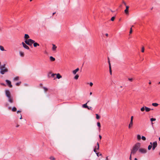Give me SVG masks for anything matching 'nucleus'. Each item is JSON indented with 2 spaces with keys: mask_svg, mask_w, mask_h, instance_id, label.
<instances>
[{
  "mask_svg": "<svg viewBox=\"0 0 160 160\" xmlns=\"http://www.w3.org/2000/svg\"><path fill=\"white\" fill-rule=\"evenodd\" d=\"M140 146L141 144L140 143H136L133 146L132 149L131 150V154H132L133 155L135 154L140 148Z\"/></svg>",
  "mask_w": 160,
  "mask_h": 160,
  "instance_id": "obj_1",
  "label": "nucleus"
},
{
  "mask_svg": "<svg viewBox=\"0 0 160 160\" xmlns=\"http://www.w3.org/2000/svg\"><path fill=\"white\" fill-rule=\"evenodd\" d=\"M5 95L8 99V101L10 103H12L13 102V98L11 96L10 92L8 90H5Z\"/></svg>",
  "mask_w": 160,
  "mask_h": 160,
  "instance_id": "obj_2",
  "label": "nucleus"
},
{
  "mask_svg": "<svg viewBox=\"0 0 160 160\" xmlns=\"http://www.w3.org/2000/svg\"><path fill=\"white\" fill-rule=\"evenodd\" d=\"M8 68L6 67V64L0 66V73L2 74H4L5 73L8 72Z\"/></svg>",
  "mask_w": 160,
  "mask_h": 160,
  "instance_id": "obj_3",
  "label": "nucleus"
},
{
  "mask_svg": "<svg viewBox=\"0 0 160 160\" xmlns=\"http://www.w3.org/2000/svg\"><path fill=\"white\" fill-rule=\"evenodd\" d=\"M139 151L142 153H145L147 152V150L144 148H140L139 149Z\"/></svg>",
  "mask_w": 160,
  "mask_h": 160,
  "instance_id": "obj_4",
  "label": "nucleus"
},
{
  "mask_svg": "<svg viewBox=\"0 0 160 160\" xmlns=\"http://www.w3.org/2000/svg\"><path fill=\"white\" fill-rule=\"evenodd\" d=\"M5 81L7 82V83L9 87L10 88L12 87V86L10 81L8 80H6Z\"/></svg>",
  "mask_w": 160,
  "mask_h": 160,
  "instance_id": "obj_5",
  "label": "nucleus"
},
{
  "mask_svg": "<svg viewBox=\"0 0 160 160\" xmlns=\"http://www.w3.org/2000/svg\"><path fill=\"white\" fill-rule=\"evenodd\" d=\"M153 146H152V150H154L155 149V148L157 147V143L156 141H155L153 142L152 143Z\"/></svg>",
  "mask_w": 160,
  "mask_h": 160,
  "instance_id": "obj_6",
  "label": "nucleus"
},
{
  "mask_svg": "<svg viewBox=\"0 0 160 160\" xmlns=\"http://www.w3.org/2000/svg\"><path fill=\"white\" fill-rule=\"evenodd\" d=\"M29 44H28V45L29 46H32V44L35 42L34 41L31 39H29Z\"/></svg>",
  "mask_w": 160,
  "mask_h": 160,
  "instance_id": "obj_7",
  "label": "nucleus"
},
{
  "mask_svg": "<svg viewBox=\"0 0 160 160\" xmlns=\"http://www.w3.org/2000/svg\"><path fill=\"white\" fill-rule=\"evenodd\" d=\"M22 44L23 46V47L27 49H29V47L24 42H22Z\"/></svg>",
  "mask_w": 160,
  "mask_h": 160,
  "instance_id": "obj_8",
  "label": "nucleus"
},
{
  "mask_svg": "<svg viewBox=\"0 0 160 160\" xmlns=\"http://www.w3.org/2000/svg\"><path fill=\"white\" fill-rule=\"evenodd\" d=\"M133 126V121H130L129 124L128 125L129 129H131Z\"/></svg>",
  "mask_w": 160,
  "mask_h": 160,
  "instance_id": "obj_9",
  "label": "nucleus"
},
{
  "mask_svg": "<svg viewBox=\"0 0 160 160\" xmlns=\"http://www.w3.org/2000/svg\"><path fill=\"white\" fill-rule=\"evenodd\" d=\"M129 8V7L128 6H126V9L124 10L125 13L126 14H128V8Z\"/></svg>",
  "mask_w": 160,
  "mask_h": 160,
  "instance_id": "obj_10",
  "label": "nucleus"
},
{
  "mask_svg": "<svg viewBox=\"0 0 160 160\" xmlns=\"http://www.w3.org/2000/svg\"><path fill=\"white\" fill-rule=\"evenodd\" d=\"M89 102V101H88V102H87V103H86L85 104H84L83 105H82V107L83 108H88V106L87 105V104L88 103V102Z\"/></svg>",
  "mask_w": 160,
  "mask_h": 160,
  "instance_id": "obj_11",
  "label": "nucleus"
},
{
  "mask_svg": "<svg viewBox=\"0 0 160 160\" xmlns=\"http://www.w3.org/2000/svg\"><path fill=\"white\" fill-rule=\"evenodd\" d=\"M79 70V68H77L75 70H73L72 72L74 74H75L77 72H78Z\"/></svg>",
  "mask_w": 160,
  "mask_h": 160,
  "instance_id": "obj_12",
  "label": "nucleus"
},
{
  "mask_svg": "<svg viewBox=\"0 0 160 160\" xmlns=\"http://www.w3.org/2000/svg\"><path fill=\"white\" fill-rule=\"evenodd\" d=\"M145 111L146 112H148L151 110V109L150 108L147 107L146 106L145 107Z\"/></svg>",
  "mask_w": 160,
  "mask_h": 160,
  "instance_id": "obj_13",
  "label": "nucleus"
},
{
  "mask_svg": "<svg viewBox=\"0 0 160 160\" xmlns=\"http://www.w3.org/2000/svg\"><path fill=\"white\" fill-rule=\"evenodd\" d=\"M33 43V46L35 47H36L37 46H39V44L37 42H34Z\"/></svg>",
  "mask_w": 160,
  "mask_h": 160,
  "instance_id": "obj_14",
  "label": "nucleus"
},
{
  "mask_svg": "<svg viewBox=\"0 0 160 160\" xmlns=\"http://www.w3.org/2000/svg\"><path fill=\"white\" fill-rule=\"evenodd\" d=\"M50 59L51 61H54L55 60V58L52 56L50 57Z\"/></svg>",
  "mask_w": 160,
  "mask_h": 160,
  "instance_id": "obj_15",
  "label": "nucleus"
},
{
  "mask_svg": "<svg viewBox=\"0 0 160 160\" xmlns=\"http://www.w3.org/2000/svg\"><path fill=\"white\" fill-rule=\"evenodd\" d=\"M57 78L58 79H60L62 78V76L59 74L58 73L56 74Z\"/></svg>",
  "mask_w": 160,
  "mask_h": 160,
  "instance_id": "obj_16",
  "label": "nucleus"
},
{
  "mask_svg": "<svg viewBox=\"0 0 160 160\" xmlns=\"http://www.w3.org/2000/svg\"><path fill=\"white\" fill-rule=\"evenodd\" d=\"M41 88H42L43 89H44V92H46L48 90V89L47 88H46L44 87H42Z\"/></svg>",
  "mask_w": 160,
  "mask_h": 160,
  "instance_id": "obj_17",
  "label": "nucleus"
},
{
  "mask_svg": "<svg viewBox=\"0 0 160 160\" xmlns=\"http://www.w3.org/2000/svg\"><path fill=\"white\" fill-rule=\"evenodd\" d=\"M19 54L22 57L24 56V53L23 52L21 51L19 52Z\"/></svg>",
  "mask_w": 160,
  "mask_h": 160,
  "instance_id": "obj_18",
  "label": "nucleus"
},
{
  "mask_svg": "<svg viewBox=\"0 0 160 160\" xmlns=\"http://www.w3.org/2000/svg\"><path fill=\"white\" fill-rule=\"evenodd\" d=\"M52 49L53 50H55L56 49V48H57V47L54 44H52Z\"/></svg>",
  "mask_w": 160,
  "mask_h": 160,
  "instance_id": "obj_19",
  "label": "nucleus"
},
{
  "mask_svg": "<svg viewBox=\"0 0 160 160\" xmlns=\"http://www.w3.org/2000/svg\"><path fill=\"white\" fill-rule=\"evenodd\" d=\"M97 126L99 128L98 129L99 130H100V128H101V124L100 122H98L97 123Z\"/></svg>",
  "mask_w": 160,
  "mask_h": 160,
  "instance_id": "obj_20",
  "label": "nucleus"
},
{
  "mask_svg": "<svg viewBox=\"0 0 160 160\" xmlns=\"http://www.w3.org/2000/svg\"><path fill=\"white\" fill-rule=\"evenodd\" d=\"M29 38V36L28 35L26 34H25L24 38L25 39H28Z\"/></svg>",
  "mask_w": 160,
  "mask_h": 160,
  "instance_id": "obj_21",
  "label": "nucleus"
},
{
  "mask_svg": "<svg viewBox=\"0 0 160 160\" xmlns=\"http://www.w3.org/2000/svg\"><path fill=\"white\" fill-rule=\"evenodd\" d=\"M12 110L13 112H16L17 111V108L15 107H14L12 108Z\"/></svg>",
  "mask_w": 160,
  "mask_h": 160,
  "instance_id": "obj_22",
  "label": "nucleus"
},
{
  "mask_svg": "<svg viewBox=\"0 0 160 160\" xmlns=\"http://www.w3.org/2000/svg\"><path fill=\"white\" fill-rule=\"evenodd\" d=\"M19 78L18 77H16L13 78V80L14 81H17L19 80Z\"/></svg>",
  "mask_w": 160,
  "mask_h": 160,
  "instance_id": "obj_23",
  "label": "nucleus"
},
{
  "mask_svg": "<svg viewBox=\"0 0 160 160\" xmlns=\"http://www.w3.org/2000/svg\"><path fill=\"white\" fill-rule=\"evenodd\" d=\"M153 106L154 107H157L158 105V104L156 103H153L152 104Z\"/></svg>",
  "mask_w": 160,
  "mask_h": 160,
  "instance_id": "obj_24",
  "label": "nucleus"
},
{
  "mask_svg": "<svg viewBox=\"0 0 160 160\" xmlns=\"http://www.w3.org/2000/svg\"><path fill=\"white\" fill-rule=\"evenodd\" d=\"M97 147L96 146V148H95L96 149H97V150H99V144L98 142L97 143Z\"/></svg>",
  "mask_w": 160,
  "mask_h": 160,
  "instance_id": "obj_25",
  "label": "nucleus"
},
{
  "mask_svg": "<svg viewBox=\"0 0 160 160\" xmlns=\"http://www.w3.org/2000/svg\"><path fill=\"white\" fill-rule=\"evenodd\" d=\"M137 138L138 140H140L141 139V137L140 135H138L137 136Z\"/></svg>",
  "mask_w": 160,
  "mask_h": 160,
  "instance_id": "obj_26",
  "label": "nucleus"
},
{
  "mask_svg": "<svg viewBox=\"0 0 160 160\" xmlns=\"http://www.w3.org/2000/svg\"><path fill=\"white\" fill-rule=\"evenodd\" d=\"M0 49L2 51L5 50L3 47L2 46H0Z\"/></svg>",
  "mask_w": 160,
  "mask_h": 160,
  "instance_id": "obj_27",
  "label": "nucleus"
},
{
  "mask_svg": "<svg viewBox=\"0 0 160 160\" xmlns=\"http://www.w3.org/2000/svg\"><path fill=\"white\" fill-rule=\"evenodd\" d=\"M109 69L110 73L111 75H112V70H111V66L110 65V67H109Z\"/></svg>",
  "mask_w": 160,
  "mask_h": 160,
  "instance_id": "obj_28",
  "label": "nucleus"
},
{
  "mask_svg": "<svg viewBox=\"0 0 160 160\" xmlns=\"http://www.w3.org/2000/svg\"><path fill=\"white\" fill-rule=\"evenodd\" d=\"M21 82H18L16 83V84H15V85L17 86H19L20 85V84H21Z\"/></svg>",
  "mask_w": 160,
  "mask_h": 160,
  "instance_id": "obj_29",
  "label": "nucleus"
},
{
  "mask_svg": "<svg viewBox=\"0 0 160 160\" xmlns=\"http://www.w3.org/2000/svg\"><path fill=\"white\" fill-rule=\"evenodd\" d=\"M79 77V75L78 74H77L76 75H75L74 77V79L77 80L78 79Z\"/></svg>",
  "mask_w": 160,
  "mask_h": 160,
  "instance_id": "obj_30",
  "label": "nucleus"
},
{
  "mask_svg": "<svg viewBox=\"0 0 160 160\" xmlns=\"http://www.w3.org/2000/svg\"><path fill=\"white\" fill-rule=\"evenodd\" d=\"M152 147V145H149L148 147V150H150Z\"/></svg>",
  "mask_w": 160,
  "mask_h": 160,
  "instance_id": "obj_31",
  "label": "nucleus"
},
{
  "mask_svg": "<svg viewBox=\"0 0 160 160\" xmlns=\"http://www.w3.org/2000/svg\"><path fill=\"white\" fill-rule=\"evenodd\" d=\"M49 158L51 160H55V158L53 156H51Z\"/></svg>",
  "mask_w": 160,
  "mask_h": 160,
  "instance_id": "obj_32",
  "label": "nucleus"
},
{
  "mask_svg": "<svg viewBox=\"0 0 160 160\" xmlns=\"http://www.w3.org/2000/svg\"><path fill=\"white\" fill-rule=\"evenodd\" d=\"M29 39H28V40H25V43L26 44H28H28H29Z\"/></svg>",
  "mask_w": 160,
  "mask_h": 160,
  "instance_id": "obj_33",
  "label": "nucleus"
},
{
  "mask_svg": "<svg viewBox=\"0 0 160 160\" xmlns=\"http://www.w3.org/2000/svg\"><path fill=\"white\" fill-rule=\"evenodd\" d=\"M96 118L97 119H99L100 118V117L99 116V115L98 114H96Z\"/></svg>",
  "mask_w": 160,
  "mask_h": 160,
  "instance_id": "obj_34",
  "label": "nucleus"
},
{
  "mask_svg": "<svg viewBox=\"0 0 160 160\" xmlns=\"http://www.w3.org/2000/svg\"><path fill=\"white\" fill-rule=\"evenodd\" d=\"M145 109V107H143L141 108V110L142 112H143L144 111Z\"/></svg>",
  "mask_w": 160,
  "mask_h": 160,
  "instance_id": "obj_35",
  "label": "nucleus"
},
{
  "mask_svg": "<svg viewBox=\"0 0 160 160\" xmlns=\"http://www.w3.org/2000/svg\"><path fill=\"white\" fill-rule=\"evenodd\" d=\"M141 138L142 139L143 141H145L146 140V138L144 136H142Z\"/></svg>",
  "mask_w": 160,
  "mask_h": 160,
  "instance_id": "obj_36",
  "label": "nucleus"
},
{
  "mask_svg": "<svg viewBox=\"0 0 160 160\" xmlns=\"http://www.w3.org/2000/svg\"><path fill=\"white\" fill-rule=\"evenodd\" d=\"M156 120V118H151L150 119V121L152 122L153 121H155Z\"/></svg>",
  "mask_w": 160,
  "mask_h": 160,
  "instance_id": "obj_37",
  "label": "nucleus"
},
{
  "mask_svg": "<svg viewBox=\"0 0 160 160\" xmlns=\"http://www.w3.org/2000/svg\"><path fill=\"white\" fill-rule=\"evenodd\" d=\"M94 152H96V154H97V156H98H98H99L98 153H97V151H96V149H94Z\"/></svg>",
  "mask_w": 160,
  "mask_h": 160,
  "instance_id": "obj_38",
  "label": "nucleus"
},
{
  "mask_svg": "<svg viewBox=\"0 0 160 160\" xmlns=\"http://www.w3.org/2000/svg\"><path fill=\"white\" fill-rule=\"evenodd\" d=\"M128 80L130 82H132L133 80V79L132 78H128Z\"/></svg>",
  "mask_w": 160,
  "mask_h": 160,
  "instance_id": "obj_39",
  "label": "nucleus"
},
{
  "mask_svg": "<svg viewBox=\"0 0 160 160\" xmlns=\"http://www.w3.org/2000/svg\"><path fill=\"white\" fill-rule=\"evenodd\" d=\"M115 17H112L111 18V20L112 21H114V19H115Z\"/></svg>",
  "mask_w": 160,
  "mask_h": 160,
  "instance_id": "obj_40",
  "label": "nucleus"
},
{
  "mask_svg": "<svg viewBox=\"0 0 160 160\" xmlns=\"http://www.w3.org/2000/svg\"><path fill=\"white\" fill-rule=\"evenodd\" d=\"M88 84H89L91 87H92L93 85V83L92 82H90V83H88Z\"/></svg>",
  "mask_w": 160,
  "mask_h": 160,
  "instance_id": "obj_41",
  "label": "nucleus"
},
{
  "mask_svg": "<svg viewBox=\"0 0 160 160\" xmlns=\"http://www.w3.org/2000/svg\"><path fill=\"white\" fill-rule=\"evenodd\" d=\"M144 47H143L142 48V50H141V52H144Z\"/></svg>",
  "mask_w": 160,
  "mask_h": 160,
  "instance_id": "obj_42",
  "label": "nucleus"
},
{
  "mask_svg": "<svg viewBox=\"0 0 160 160\" xmlns=\"http://www.w3.org/2000/svg\"><path fill=\"white\" fill-rule=\"evenodd\" d=\"M56 75V74H55L54 73H52L51 75V77H54L55 76V75Z\"/></svg>",
  "mask_w": 160,
  "mask_h": 160,
  "instance_id": "obj_43",
  "label": "nucleus"
},
{
  "mask_svg": "<svg viewBox=\"0 0 160 160\" xmlns=\"http://www.w3.org/2000/svg\"><path fill=\"white\" fill-rule=\"evenodd\" d=\"M9 105V104L8 103H6L5 104V107H7Z\"/></svg>",
  "mask_w": 160,
  "mask_h": 160,
  "instance_id": "obj_44",
  "label": "nucleus"
},
{
  "mask_svg": "<svg viewBox=\"0 0 160 160\" xmlns=\"http://www.w3.org/2000/svg\"><path fill=\"white\" fill-rule=\"evenodd\" d=\"M108 62L109 64V67H110V65L111 66V64H110V62L109 61V58H108Z\"/></svg>",
  "mask_w": 160,
  "mask_h": 160,
  "instance_id": "obj_45",
  "label": "nucleus"
},
{
  "mask_svg": "<svg viewBox=\"0 0 160 160\" xmlns=\"http://www.w3.org/2000/svg\"><path fill=\"white\" fill-rule=\"evenodd\" d=\"M133 116H131V120L130 121H133Z\"/></svg>",
  "mask_w": 160,
  "mask_h": 160,
  "instance_id": "obj_46",
  "label": "nucleus"
},
{
  "mask_svg": "<svg viewBox=\"0 0 160 160\" xmlns=\"http://www.w3.org/2000/svg\"><path fill=\"white\" fill-rule=\"evenodd\" d=\"M132 32V28H131L130 29V32H129V33L130 34H131Z\"/></svg>",
  "mask_w": 160,
  "mask_h": 160,
  "instance_id": "obj_47",
  "label": "nucleus"
},
{
  "mask_svg": "<svg viewBox=\"0 0 160 160\" xmlns=\"http://www.w3.org/2000/svg\"><path fill=\"white\" fill-rule=\"evenodd\" d=\"M87 108L89 110H90V109L91 110L92 107H88V108Z\"/></svg>",
  "mask_w": 160,
  "mask_h": 160,
  "instance_id": "obj_48",
  "label": "nucleus"
},
{
  "mask_svg": "<svg viewBox=\"0 0 160 160\" xmlns=\"http://www.w3.org/2000/svg\"><path fill=\"white\" fill-rule=\"evenodd\" d=\"M1 84L3 86H6V85L4 83H1Z\"/></svg>",
  "mask_w": 160,
  "mask_h": 160,
  "instance_id": "obj_49",
  "label": "nucleus"
},
{
  "mask_svg": "<svg viewBox=\"0 0 160 160\" xmlns=\"http://www.w3.org/2000/svg\"><path fill=\"white\" fill-rule=\"evenodd\" d=\"M132 156V154H131L130 155V157H129V159L130 160L132 159V156Z\"/></svg>",
  "mask_w": 160,
  "mask_h": 160,
  "instance_id": "obj_50",
  "label": "nucleus"
},
{
  "mask_svg": "<svg viewBox=\"0 0 160 160\" xmlns=\"http://www.w3.org/2000/svg\"><path fill=\"white\" fill-rule=\"evenodd\" d=\"M99 138H100V139L101 140V139H102V136L101 135H99Z\"/></svg>",
  "mask_w": 160,
  "mask_h": 160,
  "instance_id": "obj_51",
  "label": "nucleus"
},
{
  "mask_svg": "<svg viewBox=\"0 0 160 160\" xmlns=\"http://www.w3.org/2000/svg\"><path fill=\"white\" fill-rule=\"evenodd\" d=\"M122 3L125 5H126V3L124 1H123Z\"/></svg>",
  "mask_w": 160,
  "mask_h": 160,
  "instance_id": "obj_52",
  "label": "nucleus"
},
{
  "mask_svg": "<svg viewBox=\"0 0 160 160\" xmlns=\"http://www.w3.org/2000/svg\"><path fill=\"white\" fill-rule=\"evenodd\" d=\"M21 112V111H20V110H18L17 112V113H18L19 112Z\"/></svg>",
  "mask_w": 160,
  "mask_h": 160,
  "instance_id": "obj_53",
  "label": "nucleus"
},
{
  "mask_svg": "<svg viewBox=\"0 0 160 160\" xmlns=\"http://www.w3.org/2000/svg\"><path fill=\"white\" fill-rule=\"evenodd\" d=\"M11 108L10 107H8V109H9V110H10L11 109Z\"/></svg>",
  "mask_w": 160,
  "mask_h": 160,
  "instance_id": "obj_54",
  "label": "nucleus"
},
{
  "mask_svg": "<svg viewBox=\"0 0 160 160\" xmlns=\"http://www.w3.org/2000/svg\"><path fill=\"white\" fill-rule=\"evenodd\" d=\"M42 83H40V87H42Z\"/></svg>",
  "mask_w": 160,
  "mask_h": 160,
  "instance_id": "obj_55",
  "label": "nucleus"
},
{
  "mask_svg": "<svg viewBox=\"0 0 160 160\" xmlns=\"http://www.w3.org/2000/svg\"><path fill=\"white\" fill-rule=\"evenodd\" d=\"M105 35L107 36V37H108V33H106L105 34Z\"/></svg>",
  "mask_w": 160,
  "mask_h": 160,
  "instance_id": "obj_56",
  "label": "nucleus"
},
{
  "mask_svg": "<svg viewBox=\"0 0 160 160\" xmlns=\"http://www.w3.org/2000/svg\"><path fill=\"white\" fill-rule=\"evenodd\" d=\"M22 118V115H21V117H20V119H21Z\"/></svg>",
  "mask_w": 160,
  "mask_h": 160,
  "instance_id": "obj_57",
  "label": "nucleus"
},
{
  "mask_svg": "<svg viewBox=\"0 0 160 160\" xmlns=\"http://www.w3.org/2000/svg\"><path fill=\"white\" fill-rule=\"evenodd\" d=\"M106 160H108V157H107L106 158Z\"/></svg>",
  "mask_w": 160,
  "mask_h": 160,
  "instance_id": "obj_58",
  "label": "nucleus"
},
{
  "mask_svg": "<svg viewBox=\"0 0 160 160\" xmlns=\"http://www.w3.org/2000/svg\"><path fill=\"white\" fill-rule=\"evenodd\" d=\"M19 126V125H17V126H16V127H18Z\"/></svg>",
  "mask_w": 160,
  "mask_h": 160,
  "instance_id": "obj_59",
  "label": "nucleus"
},
{
  "mask_svg": "<svg viewBox=\"0 0 160 160\" xmlns=\"http://www.w3.org/2000/svg\"><path fill=\"white\" fill-rule=\"evenodd\" d=\"M151 82L150 81L149 82V84H151Z\"/></svg>",
  "mask_w": 160,
  "mask_h": 160,
  "instance_id": "obj_60",
  "label": "nucleus"
},
{
  "mask_svg": "<svg viewBox=\"0 0 160 160\" xmlns=\"http://www.w3.org/2000/svg\"><path fill=\"white\" fill-rule=\"evenodd\" d=\"M55 13H56V12H53V13H52V15H54Z\"/></svg>",
  "mask_w": 160,
  "mask_h": 160,
  "instance_id": "obj_61",
  "label": "nucleus"
},
{
  "mask_svg": "<svg viewBox=\"0 0 160 160\" xmlns=\"http://www.w3.org/2000/svg\"><path fill=\"white\" fill-rule=\"evenodd\" d=\"M92 94V92H90V95H91Z\"/></svg>",
  "mask_w": 160,
  "mask_h": 160,
  "instance_id": "obj_62",
  "label": "nucleus"
},
{
  "mask_svg": "<svg viewBox=\"0 0 160 160\" xmlns=\"http://www.w3.org/2000/svg\"><path fill=\"white\" fill-rule=\"evenodd\" d=\"M134 160H138V159L136 158H135V159H134Z\"/></svg>",
  "mask_w": 160,
  "mask_h": 160,
  "instance_id": "obj_63",
  "label": "nucleus"
},
{
  "mask_svg": "<svg viewBox=\"0 0 160 160\" xmlns=\"http://www.w3.org/2000/svg\"><path fill=\"white\" fill-rule=\"evenodd\" d=\"M158 139H159V141H160V137Z\"/></svg>",
  "mask_w": 160,
  "mask_h": 160,
  "instance_id": "obj_64",
  "label": "nucleus"
}]
</instances>
